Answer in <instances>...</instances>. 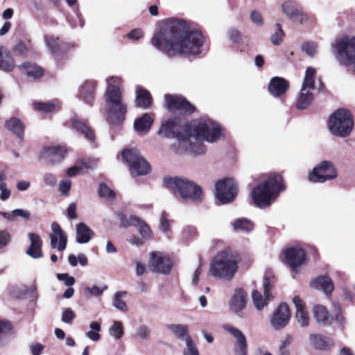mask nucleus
<instances>
[{
  "label": "nucleus",
  "mask_w": 355,
  "mask_h": 355,
  "mask_svg": "<svg viewBox=\"0 0 355 355\" xmlns=\"http://www.w3.org/2000/svg\"><path fill=\"white\" fill-rule=\"evenodd\" d=\"M203 42L200 31L190 29L187 21L176 18L163 21L152 39L154 46L170 56L198 55L202 52Z\"/></svg>",
  "instance_id": "obj_1"
},
{
  "label": "nucleus",
  "mask_w": 355,
  "mask_h": 355,
  "mask_svg": "<svg viewBox=\"0 0 355 355\" xmlns=\"http://www.w3.org/2000/svg\"><path fill=\"white\" fill-rule=\"evenodd\" d=\"M185 135L187 139L182 140V144L187 146V153L200 155L207 151L203 141L217 142L224 137V130L219 123L203 116L185 125Z\"/></svg>",
  "instance_id": "obj_2"
},
{
  "label": "nucleus",
  "mask_w": 355,
  "mask_h": 355,
  "mask_svg": "<svg viewBox=\"0 0 355 355\" xmlns=\"http://www.w3.org/2000/svg\"><path fill=\"white\" fill-rule=\"evenodd\" d=\"M106 81L107 84L105 94L106 119L112 125H120L124 121L127 112V105L122 100L120 90L121 78L110 76Z\"/></svg>",
  "instance_id": "obj_3"
},
{
  "label": "nucleus",
  "mask_w": 355,
  "mask_h": 355,
  "mask_svg": "<svg viewBox=\"0 0 355 355\" xmlns=\"http://www.w3.org/2000/svg\"><path fill=\"white\" fill-rule=\"evenodd\" d=\"M240 258L231 250L218 252L212 259L209 266V275L215 278L230 281L239 269Z\"/></svg>",
  "instance_id": "obj_4"
},
{
  "label": "nucleus",
  "mask_w": 355,
  "mask_h": 355,
  "mask_svg": "<svg viewBox=\"0 0 355 355\" xmlns=\"http://www.w3.org/2000/svg\"><path fill=\"white\" fill-rule=\"evenodd\" d=\"M284 189L282 177L278 174H271L254 188L252 198L257 207L265 208L269 207Z\"/></svg>",
  "instance_id": "obj_5"
},
{
  "label": "nucleus",
  "mask_w": 355,
  "mask_h": 355,
  "mask_svg": "<svg viewBox=\"0 0 355 355\" xmlns=\"http://www.w3.org/2000/svg\"><path fill=\"white\" fill-rule=\"evenodd\" d=\"M331 52L340 65L355 70V36L338 38L331 44Z\"/></svg>",
  "instance_id": "obj_6"
},
{
  "label": "nucleus",
  "mask_w": 355,
  "mask_h": 355,
  "mask_svg": "<svg viewBox=\"0 0 355 355\" xmlns=\"http://www.w3.org/2000/svg\"><path fill=\"white\" fill-rule=\"evenodd\" d=\"M164 182L166 187L173 192H178L184 200H201L202 189L191 180L179 177H168L164 178Z\"/></svg>",
  "instance_id": "obj_7"
},
{
  "label": "nucleus",
  "mask_w": 355,
  "mask_h": 355,
  "mask_svg": "<svg viewBox=\"0 0 355 355\" xmlns=\"http://www.w3.org/2000/svg\"><path fill=\"white\" fill-rule=\"evenodd\" d=\"M354 122L349 111L338 109L329 116L328 129L329 132L340 137H347L352 130Z\"/></svg>",
  "instance_id": "obj_8"
},
{
  "label": "nucleus",
  "mask_w": 355,
  "mask_h": 355,
  "mask_svg": "<svg viewBox=\"0 0 355 355\" xmlns=\"http://www.w3.org/2000/svg\"><path fill=\"white\" fill-rule=\"evenodd\" d=\"M158 133L164 137L178 139L177 144H173V148L177 153H187V146H184L182 144V140L187 139V136L185 135V125L182 126L180 119H171L162 123Z\"/></svg>",
  "instance_id": "obj_9"
},
{
  "label": "nucleus",
  "mask_w": 355,
  "mask_h": 355,
  "mask_svg": "<svg viewBox=\"0 0 355 355\" xmlns=\"http://www.w3.org/2000/svg\"><path fill=\"white\" fill-rule=\"evenodd\" d=\"M123 159L128 164L132 176L148 173L150 166L136 149H125L121 153Z\"/></svg>",
  "instance_id": "obj_10"
},
{
  "label": "nucleus",
  "mask_w": 355,
  "mask_h": 355,
  "mask_svg": "<svg viewBox=\"0 0 355 355\" xmlns=\"http://www.w3.org/2000/svg\"><path fill=\"white\" fill-rule=\"evenodd\" d=\"M338 176L337 170L331 161L324 160L316 165L309 175V180L313 182H324L332 180Z\"/></svg>",
  "instance_id": "obj_11"
},
{
  "label": "nucleus",
  "mask_w": 355,
  "mask_h": 355,
  "mask_svg": "<svg viewBox=\"0 0 355 355\" xmlns=\"http://www.w3.org/2000/svg\"><path fill=\"white\" fill-rule=\"evenodd\" d=\"M237 194V184L234 179L226 178L216 183V196L223 204L232 202Z\"/></svg>",
  "instance_id": "obj_12"
},
{
  "label": "nucleus",
  "mask_w": 355,
  "mask_h": 355,
  "mask_svg": "<svg viewBox=\"0 0 355 355\" xmlns=\"http://www.w3.org/2000/svg\"><path fill=\"white\" fill-rule=\"evenodd\" d=\"M173 267L170 257L161 252H151L149 254V268L154 272L168 274Z\"/></svg>",
  "instance_id": "obj_13"
},
{
  "label": "nucleus",
  "mask_w": 355,
  "mask_h": 355,
  "mask_svg": "<svg viewBox=\"0 0 355 355\" xmlns=\"http://www.w3.org/2000/svg\"><path fill=\"white\" fill-rule=\"evenodd\" d=\"M284 256L286 263L296 273L299 272L300 267L306 261V252L301 248H290L284 251Z\"/></svg>",
  "instance_id": "obj_14"
},
{
  "label": "nucleus",
  "mask_w": 355,
  "mask_h": 355,
  "mask_svg": "<svg viewBox=\"0 0 355 355\" xmlns=\"http://www.w3.org/2000/svg\"><path fill=\"white\" fill-rule=\"evenodd\" d=\"M274 283V277L271 275H266L263 286L264 290V297L261 295V293L257 291H253L252 293V298L254 303V306L258 310H261L266 305L267 302L272 298L271 295L270 294V291Z\"/></svg>",
  "instance_id": "obj_15"
},
{
  "label": "nucleus",
  "mask_w": 355,
  "mask_h": 355,
  "mask_svg": "<svg viewBox=\"0 0 355 355\" xmlns=\"http://www.w3.org/2000/svg\"><path fill=\"white\" fill-rule=\"evenodd\" d=\"M283 12L295 22L303 24L308 21L307 15L293 1H286L282 6Z\"/></svg>",
  "instance_id": "obj_16"
},
{
  "label": "nucleus",
  "mask_w": 355,
  "mask_h": 355,
  "mask_svg": "<svg viewBox=\"0 0 355 355\" xmlns=\"http://www.w3.org/2000/svg\"><path fill=\"white\" fill-rule=\"evenodd\" d=\"M165 101L168 109L171 111L179 110L185 113H192L194 107L184 98L170 94L165 95Z\"/></svg>",
  "instance_id": "obj_17"
},
{
  "label": "nucleus",
  "mask_w": 355,
  "mask_h": 355,
  "mask_svg": "<svg viewBox=\"0 0 355 355\" xmlns=\"http://www.w3.org/2000/svg\"><path fill=\"white\" fill-rule=\"evenodd\" d=\"M291 318V313L288 305L282 303L275 311L270 320L272 327L279 330L286 326Z\"/></svg>",
  "instance_id": "obj_18"
},
{
  "label": "nucleus",
  "mask_w": 355,
  "mask_h": 355,
  "mask_svg": "<svg viewBox=\"0 0 355 355\" xmlns=\"http://www.w3.org/2000/svg\"><path fill=\"white\" fill-rule=\"evenodd\" d=\"M121 222L122 225L124 227L131 225L137 227L141 236L145 239H148L152 236V231L150 227L145 222L135 216L130 215L128 217H126L125 216L122 215L121 216Z\"/></svg>",
  "instance_id": "obj_19"
},
{
  "label": "nucleus",
  "mask_w": 355,
  "mask_h": 355,
  "mask_svg": "<svg viewBox=\"0 0 355 355\" xmlns=\"http://www.w3.org/2000/svg\"><path fill=\"white\" fill-rule=\"evenodd\" d=\"M67 153V150L62 146H46L41 152V158L51 164L60 162Z\"/></svg>",
  "instance_id": "obj_20"
},
{
  "label": "nucleus",
  "mask_w": 355,
  "mask_h": 355,
  "mask_svg": "<svg viewBox=\"0 0 355 355\" xmlns=\"http://www.w3.org/2000/svg\"><path fill=\"white\" fill-rule=\"evenodd\" d=\"M52 234H50L51 247L57 248L59 251L65 250L67 243V236L57 223L51 224Z\"/></svg>",
  "instance_id": "obj_21"
},
{
  "label": "nucleus",
  "mask_w": 355,
  "mask_h": 355,
  "mask_svg": "<svg viewBox=\"0 0 355 355\" xmlns=\"http://www.w3.org/2000/svg\"><path fill=\"white\" fill-rule=\"evenodd\" d=\"M225 329L230 333L235 338L234 352L237 355H248V343L243 333L237 328L225 326Z\"/></svg>",
  "instance_id": "obj_22"
},
{
  "label": "nucleus",
  "mask_w": 355,
  "mask_h": 355,
  "mask_svg": "<svg viewBox=\"0 0 355 355\" xmlns=\"http://www.w3.org/2000/svg\"><path fill=\"white\" fill-rule=\"evenodd\" d=\"M246 293L242 288H237L230 302V309L241 318L243 317L242 310L246 305Z\"/></svg>",
  "instance_id": "obj_23"
},
{
  "label": "nucleus",
  "mask_w": 355,
  "mask_h": 355,
  "mask_svg": "<svg viewBox=\"0 0 355 355\" xmlns=\"http://www.w3.org/2000/svg\"><path fill=\"white\" fill-rule=\"evenodd\" d=\"M45 44L48 51L55 58L62 55L68 49V45L60 43L59 38L51 35L45 36Z\"/></svg>",
  "instance_id": "obj_24"
},
{
  "label": "nucleus",
  "mask_w": 355,
  "mask_h": 355,
  "mask_svg": "<svg viewBox=\"0 0 355 355\" xmlns=\"http://www.w3.org/2000/svg\"><path fill=\"white\" fill-rule=\"evenodd\" d=\"M293 302L296 309L295 319L302 327H306L309 324V317L304 309V302L299 296L293 298Z\"/></svg>",
  "instance_id": "obj_25"
},
{
  "label": "nucleus",
  "mask_w": 355,
  "mask_h": 355,
  "mask_svg": "<svg viewBox=\"0 0 355 355\" xmlns=\"http://www.w3.org/2000/svg\"><path fill=\"white\" fill-rule=\"evenodd\" d=\"M31 245L26 250V254L33 259H38L42 257L41 237L35 233H29L28 235Z\"/></svg>",
  "instance_id": "obj_26"
},
{
  "label": "nucleus",
  "mask_w": 355,
  "mask_h": 355,
  "mask_svg": "<svg viewBox=\"0 0 355 355\" xmlns=\"http://www.w3.org/2000/svg\"><path fill=\"white\" fill-rule=\"evenodd\" d=\"M309 340L311 345L318 350H328L334 346V340L322 334H312L309 335Z\"/></svg>",
  "instance_id": "obj_27"
},
{
  "label": "nucleus",
  "mask_w": 355,
  "mask_h": 355,
  "mask_svg": "<svg viewBox=\"0 0 355 355\" xmlns=\"http://www.w3.org/2000/svg\"><path fill=\"white\" fill-rule=\"evenodd\" d=\"M71 128L78 134L82 135L89 141H93L95 139L94 133L92 129L84 121L73 117L70 120Z\"/></svg>",
  "instance_id": "obj_28"
},
{
  "label": "nucleus",
  "mask_w": 355,
  "mask_h": 355,
  "mask_svg": "<svg viewBox=\"0 0 355 355\" xmlns=\"http://www.w3.org/2000/svg\"><path fill=\"white\" fill-rule=\"evenodd\" d=\"M288 82L281 77L272 78L268 85V90L270 93L276 97L284 94L288 89Z\"/></svg>",
  "instance_id": "obj_29"
},
{
  "label": "nucleus",
  "mask_w": 355,
  "mask_h": 355,
  "mask_svg": "<svg viewBox=\"0 0 355 355\" xmlns=\"http://www.w3.org/2000/svg\"><path fill=\"white\" fill-rule=\"evenodd\" d=\"M96 87L95 80H87L81 86L80 89V98L87 103H91L94 99V94Z\"/></svg>",
  "instance_id": "obj_30"
},
{
  "label": "nucleus",
  "mask_w": 355,
  "mask_h": 355,
  "mask_svg": "<svg viewBox=\"0 0 355 355\" xmlns=\"http://www.w3.org/2000/svg\"><path fill=\"white\" fill-rule=\"evenodd\" d=\"M135 104L137 107L143 109L148 108L152 104L150 94L141 86L137 87Z\"/></svg>",
  "instance_id": "obj_31"
},
{
  "label": "nucleus",
  "mask_w": 355,
  "mask_h": 355,
  "mask_svg": "<svg viewBox=\"0 0 355 355\" xmlns=\"http://www.w3.org/2000/svg\"><path fill=\"white\" fill-rule=\"evenodd\" d=\"M311 286L318 290H322L327 295L331 293L334 288L332 281L327 276L318 277L311 282Z\"/></svg>",
  "instance_id": "obj_32"
},
{
  "label": "nucleus",
  "mask_w": 355,
  "mask_h": 355,
  "mask_svg": "<svg viewBox=\"0 0 355 355\" xmlns=\"http://www.w3.org/2000/svg\"><path fill=\"white\" fill-rule=\"evenodd\" d=\"M313 316L318 323L324 326L329 325L333 318H331L327 309L322 305H315L313 309Z\"/></svg>",
  "instance_id": "obj_33"
},
{
  "label": "nucleus",
  "mask_w": 355,
  "mask_h": 355,
  "mask_svg": "<svg viewBox=\"0 0 355 355\" xmlns=\"http://www.w3.org/2000/svg\"><path fill=\"white\" fill-rule=\"evenodd\" d=\"M6 128L14 133L20 139H23L24 125L19 119L11 117L5 122Z\"/></svg>",
  "instance_id": "obj_34"
},
{
  "label": "nucleus",
  "mask_w": 355,
  "mask_h": 355,
  "mask_svg": "<svg viewBox=\"0 0 355 355\" xmlns=\"http://www.w3.org/2000/svg\"><path fill=\"white\" fill-rule=\"evenodd\" d=\"M76 241L83 244L88 243L93 234V231L84 223H80L76 225Z\"/></svg>",
  "instance_id": "obj_35"
},
{
  "label": "nucleus",
  "mask_w": 355,
  "mask_h": 355,
  "mask_svg": "<svg viewBox=\"0 0 355 355\" xmlns=\"http://www.w3.org/2000/svg\"><path fill=\"white\" fill-rule=\"evenodd\" d=\"M153 119L148 114H144L140 118L135 120L134 127L136 132L139 134L147 132L153 123Z\"/></svg>",
  "instance_id": "obj_36"
},
{
  "label": "nucleus",
  "mask_w": 355,
  "mask_h": 355,
  "mask_svg": "<svg viewBox=\"0 0 355 355\" xmlns=\"http://www.w3.org/2000/svg\"><path fill=\"white\" fill-rule=\"evenodd\" d=\"M15 62L9 53L0 45V69L10 71L15 67Z\"/></svg>",
  "instance_id": "obj_37"
},
{
  "label": "nucleus",
  "mask_w": 355,
  "mask_h": 355,
  "mask_svg": "<svg viewBox=\"0 0 355 355\" xmlns=\"http://www.w3.org/2000/svg\"><path fill=\"white\" fill-rule=\"evenodd\" d=\"M166 328L178 338L184 340L185 342L186 338L190 337L187 325L182 324H168L166 325Z\"/></svg>",
  "instance_id": "obj_38"
},
{
  "label": "nucleus",
  "mask_w": 355,
  "mask_h": 355,
  "mask_svg": "<svg viewBox=\"0 0 355 355\" xmlns=\"http://www.w3.org/2000/svg\"><path fill=\"white\" fill-rule=\"evenodd\" d=\"M234 231L249 232L254 228V224L248 219L237 218L232 223Z\"/></svg>",
  "instance_id": "obj_39"
},
{
  "label": "nucleus",
  "mask_w": 355,
  "mask_h": 355,
  "mask_svg": "<svg viewBox=\"0 0 355 355\" xmlns=\"http://www.w3.org/2000/svg\"><path fill=\"white\" fill-rule=\"evenodd\" d=\"M316 71L314 68L309 67L306 68L302 89L303 91L314 89L315 77Z\"/></svg>",
  "instance_id": "obj_40"
},
{
  "label": "nucleus",
  "mask_w": 355,
  "mask_h": 355,
  "mask_svg": "<svg viewBox=\"0 0 355 355\" xmlns=\"http://www.w3.org/2000/svg\"><path fill=\"white\" fill-rule=\"evenodd\" d=\"M23 68L28 78L37 79L44 75L43 69L35 64L26 63L23 65Z\"/></svg>",
  "instance_id": "obj_41"
},
{
  "label": "nucleus",
  "mask_w": 355,
  "mask_h": 355,
  "mask_svg": "<svg viewBox=\"0 0 355 355\" xmlns=\"http://www.w3.org/2000/svg\"><path fill=\"white\" fill-rule=\"evenodd\" d=\"M313 99V95L310 91H303L301 89V93L297 103V107L300 110L307 108L311 103Z\"/></svg>",
  "instance_id": "obj_42"
},
{
  "label": "nucleus",
  "mask_w": 355,
  "mask_h": 355,
  "mask_svg": "<svg viewBox=\"0 0 355 355\" xmlns=\"http://www.w3.org/2000/svg\"><path fill=\"white\" fill-rule=\"evenodd\" d=\"M90 330L87 332V337L92 341L96 342L101 339L99 331H101V324L98 322L93 321L89 324Z\"/></svg>",
  "instance_id": "obj_43"
},
{
  "label": "nucleus",
  "mask_w": 355,
  "mask_h": 355,
  "mask_svg": "<svg viewBox=\"0 0 355 355\" xmlns=\"http://www.w3.org/2000/svg\"><path fill=\"white\" fill-rule=\"evenodd\" d=\"M275 27V33L270 36V42L272 44L278 46L283 42L284 33L279 23H277Z\"/></svg>",
  "instance_id": "obj_44"
},
{
  "label": "nucleus",
  "mask_w": 355,
  "mask_h": 355,
  "mask_svg": "<svg viewBox=\"0 0 355 355\" xmlns=\"http://www.w3.org/2000/svg\"><path fill=\"white\" fill-rule=\"evenodd\" d=\"M98 195L108 200H112L115 198V192L108 187L105 184L101 183L98 187Z\"/></svg>",
  "instance_id": "obj_45"
},
{
  "label": "nucleus",
  "mask_w": 355,
  "mask_h": 355,
  "mask_svg": "<svg viewBox=\"0 0 355 355\" xmlns=\"http://www.w3.org/2000/svg\"><path fill=\"white\" fill-rule=\"evenodd\" d=\"M125 294H126L125 291H119L114 294L113 306L116 309H117L121 311H127V305H126L125 302L121 299L122 297L124 296Z\"/></svg>",
  "instance_id": "obj_46"
},
{
  "label": "nucleus",
  "mask_w": 355,
  "mask_h": 355,
  "mask_svg": "<svg viewBox=\"0 0 355 355\" xmlns=\"http://www.w3.org/2000/svg\"><path fill=\"white\" fill-rule=\"evenodd\" d=\"M109 332L110 335L114 336L116 339H120L123 335L122 323L119 321H114L109 329Z\"/></svg>",
  "instance_id": "obj_47"
},
{
  "label": "nucleus",
  "mask_w": 355,
  "mask_h": 355,
  "mask_svg": "<svg viewBox=\"0 0 355 355\" xmlns=\"http://www.w3.org/2000/svg\"><path fill=\"white\" fill-rule=\"evenodd\" d=\"M184 355H200L196 344L191 337L186 338V347L184 349Z\"/></svg>",
  "instance_id": "obj_48"
},
{
  "label": "nucleus",
  "mask_w": 355,
  "mask_h": 355,
  "mask_svg": "<svg viewBox=\"0 0 355 355\" xmlns=\"http://www.w3.org/2000/svg\"><path fill=\"white\" fill-rule=\"evenodd\" d=\"M107 289V286L103 285L102 286H93L92 287L86 286L84 288L85 293L91 296H100Z\"/></svg>",
  "instance_id": "obj_49"
},
{
  "label": "nucleus",
  "mask_w": 355,
  "mask_h": 355,
  "mask_svg": "<svg viewBox=\"0 0 355 355\" xmlns=\"http://www.w3.org/2000/svg\"><path fill=\"white\" fill-rule=\"evenodd\" d=\"M302 49L309 56L313 57L318 53V45L313 42H305L302 44Z\"/></svg>",
  "instance_id": "obj_50"
},
{
  "label": "nucleus",
  "mask_w": 355,
  "mask_h": 355,
  "mask_svg": "<svg viewBox=\"0 0 355 355\" xmlns=\"http://www.w3.org/2000/svg\"><path fill=\"white\" fill-rule=\"evenodd\" d=\"M56 105L52 103H36L35 107L39 111H43L46 113L51 112L55 108Z\"/></svg>",
  "instance_id": "obj_51"
},
{
  "label": "nucleus",
  "mask_w": 355,
  "mask_h": 355,
  "mask_svg": "<svg viewBox=\"0 0 355 355\" xmlns=\"http://www.w3.org/2000/svg\"><path fill=\"white\" fill-rule=\"evenodd\" d=\"M11 241V235L7 230L0 231V250L6 248Z\"/></svg>",
  "instance_id": "obj_52"
},
{
  "label": "nucleus",
  "mask_w": 355,
  "mask_h": 355,
  "mask_svg": "<svg viewBox=\"0 0 355 355\" xmlns=\"http://www.w3.org/2000/svg\"><path fill=\"white\" fill-rule=\"evenodd\" d=\"M251 21L257 26H261L263 24V19L261 12L257 10H252L250 15Z\"/></svg>",
  "instance_id": "obj_53"
},
{
  "label": "nucleus",
  "mask_w": 355,
  "mask_h": 355,
  "mask_svg": "<svg viewBox=\"0 0 355 355\" xmlns=\"http://www.w3.org/2000/svg\"><path fill=\"white\" fill-rule=\"evenodd\" d=\"M75 316L74 312L71 309H65L62 314V321L66 324H71Z\"/></svg>",
  "instance_id": "obj_54"
},
{
  "label": "nucleus",
  "mask_w": 355,
  "mask_h": 355,
  "mask_svg": "<svg viewBox=\"0 0 355 355\" xmlns=\"http://www.w3.org/2000/svg\"><path fill=\"white\" fill-rule=\"evenodd\" d=\"M229 39L235 43H239L241 41L242 35L240 31L236 28H230L227 31Z\"/></svg>",
  "instance_id": "obj_55"
},
{
  "label": "nucleus",
  "mask_w": 355,
  "mask_h": 355,
  "mask_svg": "<svg viewBox=\"0 0 355 355\" xmlns=\"http://www.w3.org/2000/svg\"><path fill=\"white\" fill-rule=\"evenodd\" d=\"M44 183L50 187H55L57 184L58 178L52 173H45L43 176Z\"/></svg>",
  "instance_id": "obj_56"
},
{
  "label": "nucleus",
  "mask_w": 355,
  "mask_h": 355,
  "mask_svg": "<svg viewBox=\"0 0 355 355\" xmlns=\"http://www.w3.org/2000/svg\"><path fill=\"white\" fill-rule=\"evenodd\" d=\"M335 313L334 319L340 326H344L346 323L345 317L341 313L340 308L338 305H334Z\"/></svg>",
  "instance_id": "obj_57"
},
{
  "label": "nucleus",
  "mask_w": 355,
  "mask_h": 355,
  "mask_svg": "<svg viewBox=\"0 0 355 355\" xmlns=\"http://www.w3.org/2000/svg\"><path fill=\"white\" fill-rule=\"evenodd\" d=\"M75 15H76V19H71V18H68L69 23L73 28L76 27L78 26V24H79V26L81 28L83 27L85 22H84L83 18L81 16V15L80 14L78 10L75 11Z\"/></svg>",
  "instance_id": "obj_58"
},
{
  "label": "nucleus",
  "mask_w": 355,
  "mask_h": 355,
  "mask_svg": "<svg viewBox=\"0 0 355 355\" xmlns=\"http://www.w3.org/2000/svg\"><path fill=\"white\" fill-rule=\"evenodd\" d=\"M57 278L60 281H63L67 286H71L75 283V279L67 273H58L57 274Z\"/></svg>",
  "instance_id": "obj_59"
},
{
  "label": "nucleus",
  "mask_w": 355,
  "mask_h": 355,
  "mask_svg": "<svg viewBox=\"0 0 355 355\" xmlns=\"http://www.w3.org/2000/svg\"><path fill=\"white\" fill-rule=\"evenodd\" d=\"M11 194L10 190L8 188L6 182L0 184V199L2 201L7 200Z\"/></svg>",
  "instance_id": "obj_60"
},
{
  "label": "nucleus",
  "mask_w": 355,
  "mask_h": 355,
  "mask_svg": "<svg viewBox=\"0 0 355 355\" xmlns=\"http://www.w3.org/2000/svg\"><path fill=\"white\" fill-rule=\"evenodd\" d=\"M137 335L142 339H148L150 337V329L148 327L145 325H141L139 327L137 330Z\"/></svg>",
  "instance_id": "obj_61"
},
{
  "label": "nucleus",
  "mask_w": 355,
  "mask_h": 355,
  "mask_svg": "<svg viewBox=\"0 0 355 355\" xmlns=\"http://www.w3.org/2000/svg\"><path fill=\"white\" fill-rule=\"evenodd\" d=\"M71 182L69 180H62L59 184V191L62 195H67L71 189Z\"/></svg>",
  "instance_id": "obj_62"
},
{
  "label": "nucleus",
  "mask_w": 355,
  "mask_h": 355,
  "mask_svg": "<svg viewBox=\"0 0 355 355\" xmlns=\"http://www.w3.org/2000/svg\"><path fill=\"white\" fill-rule=\"evenodd\" d=\"M182 234L185 239H190L196 236L197 230L195 227L189 225L183 229Z\"/></svg>",
  "instance_id": "obj_63"
},
{
  "label": "nucleus",
  "mask_w": 355,
  "mask_h": 355,
  "mask_svg": "<svg viewBox=\"0 0 355 355\" xmlns=\"http://www.w3.org/2000/svg\"><path fill=\"white\" fill-rule=\"evenodd\" d=\"M97 165V160L95 159L88 158L81 161V165L80 166L85 168L87 169H94Z\"/></svg>",
  "instance_id": "obj_64"
}]
</instances>
